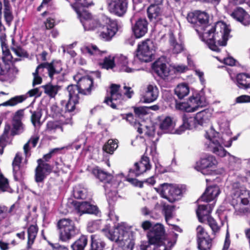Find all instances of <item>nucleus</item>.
<instances>
[{"mask_svg":"<svg viewBox=\"0 0 250 250\" xmlns=\"http://www.w3.org/2000/svg\"><path fill=\"white\" fill-rule=\"evenodd\" d=\"M147 22L145 19H139L132 27L133 32L137 38L144 36L147 31Z\"/></svg>","mask_w":250,"mask_h":250,"instance_id":"25","label":"nucleus"},{"mask_svg":"<svg viewBox=\"0 0 250 250\" xmlns=\"http://www.w3.org/2000/svg\"><path fill=\"white\" fill-rule=\"evenodd\" d=\"M175 124L173 119L169 116L160 117L159 126L161 129L167 133H172Z\"/></svg>","mask_w":250,"mask_h":250,"instance_id":"33","label":"nucleus"},{"mask_svg":"<svg viewBox=\"0 0 250 250\" xmlns=\"http://www.w3.org/2000/svg\"><path fill=\"white\" fill-rule=\"evenodd\" d=\"M120 85L113 84L110 87V96L104 100V103L115 109L121 104L122 95L119 92Z\"/></svg>","mask_w":250,"mask_h":250,"instance_id":"15","label":"nucleus"},{"mask_svg":"<svg viewBox=\"0 0 250 250\" xmlns=\"http://www.w3.org/2000/svg\"><path fill=\"white\" fill-rule=\"evenodd\" d=\"M231 16L245 26L250 24V16L241 7L236 8L231 13Z\"/></svg>","mask_w":250,"mask_h":250,"instance_id":"26","label":"nucleus"},{"mask_svg":"<svg viewBox=\"0 0 250 250\" xmlns=\"http://www.w3.org/2000/svg\"><path fill=\"white\" fill-rule=\"evenodd\" d=\"M66 92L68 94L69 99L74 100V101H79V93H81V91L76 85H69L66 89Z\"/></svg>","mask_w":250,"mask_h":250,"instance_id":"42","label":"nucleus"},{"mask_svg":"<svg viewBox=\"0 0 250 250\" xmlns=\"http://www.w3.org/2000/svg\"><path fill=\"white\" fill-rule=\"evenodd\" d=\"M101 224L100 220L89 222L87 225V230L90 232H93L101 228Z\"/></svg>","mask_w":250,"mask_h":250,"instance_id":"54","label":"nucleus"},{"mask_svg":"<svg viewBox=\"0 0 250 250\" xmlns=\"http://www.w3.org/2000/svg\"><path fill=\"white\" fill-rule=\"evenodd\" d=\"M198 248L199 250H207L211 246L209 236L205 238L197 239Z\"/></svg>","mask_w":250,"mask_h":250,"instance_id":"48","label":"nucleus"},{"mask_svg":"<svg viewBox=\"0 0 250 250\" xmlns=\"http://www.w3.org/2000/svg\"><path fill=\"white\" fill-rule=\"evenodd\" d=\"M82 51L84 53H88L90 56H94L95 59H98V57L101 56L103 54L105 53V51L100 50L98 47L94 44H90L84 46L82 48Z\"/></svg>","mask_w":250,"mask_h":250,"instance_id":"38","label":"nucleus"},{"mask_svg":"<svg viewBox=\"0 0 250 250\" xmlns=\"http://www.w3.org/2000/svg\"><path fill=\"white\" fill-rule=\"evenodd\" d=\"M74 208L78 213L82 215L83 213L97 214L98 212V208L87 202H72Z\"/></svg>","mask_w":250,"mask_h":250,"instance_id":"22","label":"nucleus"},{"mask_svg":"<svg viewBox=\"0 0 250 250\" xmlns=\"http://www.w3.org/2000/svg\"><path fill=\"white\" fill-rule=\"evenodd\" d=\"M220 189L218 186L208 187L199 200L206 202L213 200L220 194Z\"/></svg>","mask_w":250,"mask_h":250,"instance_id":"30","label":"nucleus"},{"mask_svg":"<svg viewBox=\"0 0 250 250\" xmlns=\"http://www.w3.org/2000/svg\"><path fill=\"white\" fill-rule=\"evenodd\" d=\"M38 232V228L37 225H30L27 229V248L30 249L34 243Z\"/></svg>","mask_w":250,"mask_h":250,"instance_id":"37","label":"nucleus"},{"mask_svg":"<svg viewBox=\"0 0 250 250\" xmlns=\"http://www.w3.org/2000/svg\"><path fill=\"white\" fill-rule=\"evenodd\" d=\"M236 102L239 103L250 102V96L242 95L236 98Z\"/></svg>","mask_w":250,"mask_h":250,"instance_id":"64","label":"nucleus"},{"mask_svg":"<svg viewBox=\"0 0 250 250\" xmlns=\"http://www.w3.org/2000/svg\"><path fill=\"white\" fill-rule=\"evenodd\" d=\"M115 60L116 65L121 71L132 73L135 71V69L128 66V61L126 56L123 54H117L115 56Z\"/></svg>","mask_w":250,"mask_h":250,"instance_id":"28","label":"nucleus"},{"mask_svg":"<svg viewBox=\"0 0 250 250\" xmlns=\"http://www.w3.org/2000/svg\"><path fill=\"white\" fill-rule=\"evenodd\" d=\"M173 207L170 205H165L164 206V212L165 216V219L169 225H172L170 221L172 216Z\"/></svg>","mask_w":250,"mask_h":250,"instance_id":"51","label":"nucleus"},{"mask_svg":"<svg viewBox=\"0 0 250 250\" xmlns=\"http://www.w3.org/2000/svg\"><path fill=\"white\" fill-rule=\"evenodd\" d=\"M102 65V67L106 69L112 68L116 65L115 57L109 56L105 58Z\"/></svg>","mask_w":250,"mask_h":250,"instance_id":"52","label":"nucleus"},{"mask_svg":"<svg viewBox=\"0 0 250 250\" xmlns=\"http://www.w3.org/2000/svg\"><path fill=\"white\" fill-rule=\"evenodd\" d=\"M23 117V110L20 109L15 114L13 117V125L14 128L16 130V132L12 131V135H14L16 134L21 132L23 130L22 125L21 122V119Z\"/></svg>","mask_w":250,"mask_h":250,"instance_id":"34","label":"nucleus"},{"mask_svg":"<svg viewBox=\"0 0 250 250\" xmlns=\"http://www.w3.org/2000/svg\"><path fill=\"white\" fill-rule=\"evenodd\" d=\"M137 131L140 134L144 132L145 134L148 136H151L153 134V132L148 130V129L146 126L143 128L142 127V125H139V126L137 128Z\"/></svg>","mask_w":250,"mask_h":250,"instance_id":"61","label":"nucleus"},{"mask_svg":"<svg viewBox=\"0 0 250 250\" xmlns=\"http://www.w3.org/2000/svg\"><path fill=\"white\" fill-rule=\"evenodd\" d=\"M39 140V137L38 136H32L31 137L30 139L24 145L23 150L26 157H27L30 155V154L29 153V151L30 150L29 144H31L32 145L33 147H35Z\"/></svg>","mask_w":250,"mask_h":250,"instance_id":"49","label":"nucleus"},{"mask_svg":"<svg viewBox=\"0 0 250 250\" xmlns=\"http://www.w3.org/2000/svg\"><path fill=\"white\" fill-rule=\"evenodd\" d=\"M153 226L151 222L147 220L142 222L141 224V227L144 231L149 230L150 229H152Z\"/></svg>","mask_w":250,"mask_h":250,"instance_id":"63","label":"nucleus"},{"mask_svg":"<svg viewBox=\"0 0 250 250\" xmlns=\"http://www.w3.org/2000/svg\"><path fill=\"white\" fill-rule=\"evenodd\" d=\"M207 221L213 231L216 232L219 230V226L212 217H208V219Z\"/></svg>","mask_w":250,"mask_h":250,"instance_id":"59","label":"nucleus"},{"mask_svg":"<svg viewBox=\"0 0 250 250\" xmlns=\"http://www.w3.org/2000/svg\"><path fill=\"white\" fill-rule=\"evenodd\" d=\"M159 95V90L155 84H149L147 85L145 92L141 99L144 103H150L156 101Z\"/></svg>","mask_w":250,"mask_h":250,"instance_id":"23","label":"nucleus"},{"mask_svg":"<svg viewBox=\"0 0 250 250\" xmlns=\"http://www.w3.org/2000/svg\"><path fill=\"white\" fill-rule=\"evenodd\" d=\"M95 235H91V249L90 250H103L104 243L101 240H97Z\"/></svg>","mask_w":250,"mask_h":250,"instance_id":"47","label":"nucleus"},{"mask_svg":"<svg viewBox=\"0 0 250 250\" xmlns=\"http://www.w3.org/2000/svg\"><path fill=\"white\" fill-rule=\"evenodd\" d=\"M182 124L176 130L177 134H181L187 129H192L197 126L195 117H192L188 114H184L182 116Z\"/></svg>","mask_w":250,"mask_h":250,"instance_id":"24","label":"nucleus"},{"mask_svg":"<svg viewBox=\"0 0 250 250\" xmlns=\"http://www.w3.org/2000/svg\"><path fill=\"white\" fill-rule=\"evenodd\" d=\"M38 165L35 169V181L40 183L43 181L47 175L51 172V167L50 166L43 163L42 159L37 161Z\"/></svg>","mask_w":250,"mask_h":250,"instance_id":"20","label":"nucleus"},{"mask_svg":"<svg viewBox=\"0 0 250 250\" xmlns=\"http://www.w3.org/2000/svg\"><path fill=\"white\" fill-rule=\"evenodd\" d=\"M93 174L96 176L101 181L105 183L104 188L106 192L109 194V192H112L114 194L117 193L116 188L119 185V180L117 179L120 177H116V181L113 179L112 175L107 173L99 167L95 168L93 169Z\"/></svg>","mask_w":250,"mask_h":250,"instance_id":"7","label":"nucleus"},{"mask_svg":"<svg viewBox=\"0 0 250 250\" xmlns=\"http://www.w3.org/2000/svg\"><path fill=\"white\" fill-rule=\"evenodd\" d=\"M118 140L116 139L109 140L104 146L103 149L104 151L109 154H112L118 147Z\"/></svg>","mask_w":250,"mask_h":250,"instance_id":"43","label":"nucleus"},{"mask_svg":"<svg viewBox=\"0 0 250 250\" xmlns=\"http://www.w3.org/2000/svg\"><path fill=\"white\" fill-rule=\"evenodd\" d=\"M59 238L62 242H68L78 234L75 223L68 218H63L58 222Z\"/></svg>","mask_w":250,"mask_h":250,"instance_id":"6","label":"nucleus"},{"mask_svg":"<svg viewBox=\"0 0 250 250\" xmlns=\"http://www.w3.org/2000/svg\"><path fill=\"white\" fill-rule=\"evenodd\" d=\"M236 84L240 88H250V75L246 73H240L236 76Z\"/></svg>","mask_w":250,"mask_h":250,"instance_id":"36","label":"nucleus"},{"mask_svg":"<svg viewBox=\"0 0 250 250\" xmlns=\"http://www.w3.org/2000/svg\"><path fill=\"white\" fill-rule=\"evenodd\" d=\"M197 239L205 238L208 237L209 235L205 229L201 226H198L196 228Z\"/></svg>","mask_w":250,"mask_h":250,"instance_id":"57","label":"nucleus"},{"mask_svg":"<svg viewBox=\"0 0 250 250\" xmlns=\"http://www.w3.org/2000/svg\"><path fill=\"white\" fill-rule=\"evenodd\" d=\"M4 17L8 24H9L13 20V16L10 11V6L8 0H4Z\"/></svg>","mask_w":250,"mask_h":250,"instance_id":"50","label":"nucleus"},{"mask_svg":"<svg viewBox=\"0 0 250 250\" xmlns=\"http://www.w3.org/2000/svg\"><path fill=\"white\" fill-rule=\"evenodd\" d=\"M208 102L203 93H196L190 97L188 102L179 105V108L187 112H193L206 106Z\"/></svg>","mask_w":250,"mask_h":250,"instance_id":"8","label":"nucleus"},{"mask_svg":"<svg viewBox=\"0 0 250 250\" xmlns=\"http://www.w3.org/2000/svg\"><path fill=\"white\" fill-rule=\"evenodd\" d=\"M153 69L161 77L165 79L170 75L171 70L168 63H167L164 57L159 59L153 63Z\"/></svg>","mask_w":250,"mask_h":250,"instance_id":"19","label":"nucleus"},{"mask_svg":"<svg viewBox=\"0 0 250 250\" xmlns=\"http://www.w3.org/2000/svg\"><path fill=\"white\" fill-rule=\"evenodd\" d=\"M121 28V25L118 24L117 21L110 19L109 22L100 28L102 31L99 35L100 37L104 41H109Z\"/></svg>","mask_w":250,"mask_h":250,"instance_id":"14","label":"nucleus"},{"mask_svg":"<svg viewBox=\"0 0 250 250\" xmlns=\"http://www.w3.org/2000/svg\"><path fill=\"white\" fill-rule=\"evenodd\" d=\"M169 42L170 49L174 54L181 53L184 49L183 44L181 39H177L173 32H170L169 34Z\"/></svg>","mask_w":250,"mask_h":250,"instance_id":"31","label":"nucleus"},{"mask_svg":"<svg viewBox=\"0 0 250 250\" xmlns=\"http://www.w3.org/2000/svg\"><path fill=\"white\" fill-rule=\"evenodd\" d=\"M25 99V97L23 95L17 96L11 98L8 101L0 104L1 106H13L19 103H21Z\"/></svg>","mask_w":250,"mask_h":250,"instance_id":"45","label":"nucleus"},{"mask_svg":"<svg viewBox=\"0 0 250 250\" xmlns=\"http://www.w3.org/2000/svg\"><path fill=\"white\" fill-rule=\"evenodd\" d=\"M155 52L153 42L147 39L138 45L137 57L142 62H149L153 59Z\"/></svg>","mask_w":250,"mask_h":250,"instance_id":"11","label":"nucleus"},{"mask_svg":"<svg viewBox=\"0 0 250 250\" xmlns=\"http://www.w3.org/2000/svg\"><path fill=\"white\" fill-rule=\"evenodd\" d=\"M155 189L162 197L167 199L171 203L178 200L182 193L180 188L167 183L161 185L160 188Z\"/></svg>","mask_w":250,"mask_h":250,"instance_id":"13","label":"nucleus"},{"mask_svg":"<svg viewBox=\"0 0 250 250\" xmlns=\"http://www.w3.org/2000/svg\"><path fill=\"white\" fill-rule=\"evenodd\" d=\"M213 206L212 205H199L196 210V213L199 221L203 222L208 219V217H211L209 215Z\"/></svg>","mask_w":250,"mask_h":250,"instance_id":"32","label":"nucleus"},{"mask_svg":"<svg viewBox=\"0 0 250 250\" xmlns=\"http://www.w3.org/2000/svg\"><path fill=\"white\" fill-rule=\"evenodd\" d=\"M229 133V129L228 128L226 131H223V136L220 137L218 133L210 128L205 135L206 138L208 140L207 143L208 150L220 157H224L228 155L230 159H235V157L231 155L224 148V146L229 147L231 146L233 139L227 136ZM236 139L234 138L233 140Z\"/></svg>","mask_w":250,"mask_h":250,"instance_id":"2","label":"nucleus"},{"mask_svg":"<svg viewBox=\"0 0 250 250\" xmlns=\"http://www.w3.org/2000/svg\"><path fill=\"white\" fill-rule=\"evenodd\" d=\"M31 120L33 125L36 128H40L41 125L40 120L42 117L41 111L38 110L34 112H31Z\"/></svg>","mask_w":250,"mask_h":250,"instance_id":"46","label":"nucleus"},{"mask_svg":"<svg viewBox=\"0 0 250 250\" xmlns=\"http://www.w3.org/2000/svg\"><path fill=\"white\" fill-rule=\"evenodd\" d=\"M42 87L44 89V93L50 98L55 97L60 89L58 85H53L51 83L42 85Z\"/></svg>","mask_w":250,"mask_h":250,"instance_id":"40","label":"nucleus"},{"mask_svg":"<svg viewBox=\"0 0 250 250\" xmlns=\"http://www.w3.org/2000/svg\"><path fill=\"white\" fill-rule=\"evenodd\" d=\"M87 244V238L85 235H81L71 246L72 250H84Z\"/></svg>","mask_w":250,"mask_h":250,"instance_id":"41","label":"nucleus"},{"mask_svg":"<svg viewBox=\"0 0 250 250\" xmlns=\"http://www.w3.org/2000/svg\"><path fill=\"white\" fill-rule=\"evenodd\" d=\"M218 164L216 158L212 155L205 156L197 163L195 169L204 175H210L214 171Z\"/></svg>","mask_w":250,"mask_h":250,"instance_id":"12","label":"nucleus"},{"mask_svg":"<svg viewBox=\"0 0 250 250\" xmlns=\"http://www.w3.org/2000/svg\"><path fill=\"white\" fill-rule=\"evenodd\" d=\"M75 3L72 5V7L74 8V6L78 7H88L94 4L92 0H75Z\"/></svg>","mask_w":250,"mask_h":250,"instance_id":"56","label":"nucleus"},{"mask_svg":"<svg viewBox=\"0 0 250 250\" xmlns=\"http://www.w3.org/2000/svg\"><path fill=\"white\" fill-rule=\"evenodd\" d=\"M148 242L150 243H158L164 239H167L165 235V230L163 225L156 224L154 225L148 233Z\"/></svg>","mask_w":250,"mask_h":250,"instance_id":"18","label":"nucleus"},{"mask_svg":"<svg viewBox=\"0 0 250 250\" xmlns=\"http://www.w3.org/2000/svg\"><path fill=\"white\" fill-rule=\"evenodd\" d=\"M134 112L138 116L147 114V108L146 107H139L134 108Z\"/></svg>","mask_w":250,"mask_h":250,"instance_id":"62","label":"nucleus"},{"mask_svg":"<svg viewBox=\"0 0 250 250\" xmlns=\"http://www.w3.org/2000/svg\"><path fill=\"white\" fill-rule=\"evenodd\" d=\"M84 7L74 6L73 8L77 14L84 30H100L101 27L104 26L106 23L110 21V18L104 15H101L99 18L93 16L85 10Z\"/></svg>","mask_w":250,"mask_h":250,"instance_id":"4","label":"nucleus"},{"mask_svg":"<svg viewBox=\"0 0 250 250\" xmlns=\"http://www.w3.org/2000/svg\"><path fill=\"white\" fill-rule=\"evenodd\" d=\"M130 228L125 223H121L112 229H110L109 226L106 225L102 229V231L109 240L118 242L126 240L124 238L125 234Z\"/></svg>","mask_w":250,"mask_h":250,"instance_id":"10","label":"nucleus"},{"mask_svg":"<svg viewBox=\"0 0 250 250\" xmlns=\"http://www.w3.org/2000/svg\"><path fill=\"white\" fill-rule=\"evenodd\" d=\"M8 187V183L7 179L2 175H0V190L5 191Z\"/></svg>","mask_w":250,"mask_h":250,"instance_id":"58","label":"nucleus"},{"mask_svg":"<svg viewBox=\"0 0 250 250\" xmlns=\"http://www.w3.org/2000/svg\"><path fill=\"white\" fill-rule=\"evenodd\" d=\"M172 246V243L168 239L156 243L142 242L138 250H170Z\"/></svg>","mask_w":250,"mask_h":250,"instance_id":"16","label":"nucleus"},{"mask_svg":"<svg viewBox=\"0 0 250 250\" xmlns=\"http://www.w3.org/2000/svg\"><path fill=\"white\" fill-rule=\"evenodd\" d=\"M21 161V156L17 153L13 161V170L14 179L16 181L21 180L22 176V171L20 169V164Z\"/></svg>","mask_w":250,"mask_h":250,"instance_id":"35","label":"nucleus"},{"mask_svg":"<svg viewBox=\"0 0 250 250\" xmlns=\"http://www.w3.org/2000/svg\"><path fill=\"white\" fill-rule=\"evenodd\" d=\"M93 83V80L90 77H83L78 82V85L81 93L83 95L90 94Z\"/></svg>","mask_w":250,"mask_h":250,"instance_id":"29","label":"nucleus"},{"mask_svg":"<svg viewBox=\"0 0 250 250\" xmlns=\"http://www.w3.org/2000/svg\"><path fill=\"white\" fill-rule=\"evenodd\" d=\"M211 116L212 111L209 109H206L197 112L194 116L197 126L206 125L209 122Z\"/></svg>","mask_w":250,"mask_h":250,"instance_id":"27","label":"nucleus"},{"mask_svg":"<svg viewBox=\"0 0 250 250\" xmlns=\"http://www.w3.org/2000/svg\"><path fill=\"white\" fill-rule=\"evenodd\" d=\"M127 0H111L108 3V9L114 15L122 17L127 11Z\"/></svg>","mask_w":250,"mask_h":250,"instance_id":"17","label":"nucleus"},{"mask_svg":"<svg viewBox=\"0 0 250 250\" xmlns=\"http://www.w3.org/2000/svg\"><path fill=\"white\" fill-rule=\"evenodd\" d=\"M150 167L149 158L146 156H143L139 162L134 164V168L130 169L129 175L133 176L134 174L135 176H138L150 169Z\"/></svg>","mask_w":250,"mask_h":250,"instance_id":"21","label":"nucleus"},{"mask_svg":"<svg viewBox=\"0 0 250 250\" xmlns=\"http://www.w3.org/2000/svg\"><path fill=\"white\" fill-rule=\"evenodd\" d=\"M249 191L239 182H234L232 184L231 193V199H229L230 204L234 208V215L242 216L249 211L244 206L248 205Z\"/></svg>","mask_w":250,"mask_h":250,"instance_id":"3","label":"nucleus"},{"mask_svg":"<svg viewBox=\"0 0 250 250\" xmlns=\"http://www.w3.org/2000/svg\"><path fill=\"white\" fill-rule=\"evenodd\" d=\"M175 94L177 97L182 99L187 96L189 92V88L188 84L181 83L178 84L175 88Z\"/></svg>","mask_w":250,"mask_h":250,"instance_id":"39","label":"nucleus"},{"mask_svg":"<svg viewBox=\"0 0 250 250\" xmlns=\"http://www.w3.org/2000/svg\"><path fill=\"white\" fill-rule=\"evenodd\" d=\"M73 194L74 197L77 199H85L87 197V190L86 188L79 185L74 188Z\"/></svg>","mask_w":250,"mask_h":250,"instance_id":"44","label":"nucleus"},{"mask_svg":"<svg viewBox=\"0 0 250 250\" xmlns=\"http://www.w3.org/2000/svg\"><path fill=\"white\" fill-rule=\"evenodd\" d=\"M58 128H61L62 131L61 126L57 122L54 121H49L46 125V131L49 132H54Z\"/></svg>","mask_w":250,"mask_h":250,"instance_id":"55","label":"nucleus"},{"mask_svg":"<svg viewBox=\"0 0 250 250\" xmlns=\"http://www.w3.org/2000/svg\"><path fill=\"white\" fill-rule=\"evenodd\" d=\"M209 16L205 12L196 11L188 14V21L193 27L202 41L214 51L218 52L220 46H225L228 40L230 29L227 25L219 21L213 25L209 23Z\"/></svg>","mask_w":250,"mask_h":250,"instance_id":"1","label":"nucleus"},{"mask_svg":"<svg viewBox=\"0 0 250 250\" xmlns=\"http://www.w3.org/2000/svg\"><path fill=\"white\" fill-rule=\"evenodd\" d=\"M78 103V101H74L69 99L67 103L65 104V110L68 112L73 111L75 108V105Z\"/></svg>","mask_w":250,"mask_h":250,"instance_id":"60","label":"nucleus"},{"mask_svg":"<svg viewBox=\"0 0 250 250\" xmlns=\"http://www.w3.org/2000/svg\"><path fill=\"white\" fill-rule=\"evenodd\" d=\"M43 68L47 69L48 76L51 79H53L55 75L60 74L62 70V63L60 61L53 60L51 62H43L39 64L33 73V85L41 83L42 79L40 76L39 72L40 70Z\"/></svg>","mask_w":250,"mask_h":250,"instance_id":"5","label":"nucleus"},{"mask_svg":"<svg viewBox=\"0 0 250 250\" xmlns=\"http://www.w3.org/2000/svg\"><path fill=\"white\" fill-rule=\"evenodd\" d=\"M11 50L19 57L24 56L26 52L20 46L14 43V41L12 40V45L11 46Z\"/></svg>","mask_w":250,"mask_h":250,"instance_id":"53","label":"nucleus"},{"mask_svg":"<svg viewBox=\"0 0 250 250\" xmlns=\"http://www.w3.org/2000/svg\"><path fill=\"white\" fill-rule=\"evenodd\" d=\"M147 12L148 18L153 22H158L166 26L171 21L169 15L158 5L151 4L148 7Z\"/></svg>","mask_w":250,"mask_h":250,"instance_id":"9","label":"nucleus"}]
</instances>
